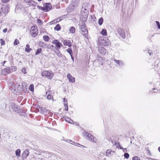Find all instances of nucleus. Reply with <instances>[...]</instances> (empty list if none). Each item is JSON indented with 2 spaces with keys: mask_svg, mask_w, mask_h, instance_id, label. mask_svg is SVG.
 <instances>
[{
  "mask_svg": "<svg viewBox=\"0 0 160 160\" xmlns=\"http://www.w3.org/2000/svg\"><path fill=\"white\" fill-rule=\"evenodd\" d=\"M42 75L48 79H51L52 78L53 76V73L51 71H45L42 73Z\"/></svg>",
  "mask_w": 160,
  "mask_h": 160,
  "instance_id": "nucleus-1",
  "label": "nucleus"
},
{
  "mask_svg": "<svg viewBox=\"0 0 160 160\" xmlns=\"http://www.w3.org/2000/svg\"><path fill=\"white\" fill-rule=\"evenodd\" d=\"M80 29L81 31V33L83 36H86L88 34V31L87 29L85 27V24L82 22L81 24V25L80 27Z\"/></svg>",
  "mask_w": 160,
  "mask_h": 160,
  "instance_id": "nucleus-2",
  "label": "nucleus"
},
{
  "mask_svg": "<svg viewBox=\"0 0 160 160\" xmlns=\"http://www.w3.org/2000/svg\"><path fill=\"white\" fill-rule=\"evenodd\" d=\"M54 92L52 91L48 90L46 92V95H47V98L48 100H50L53 99V94Z\"/></svg>",
  "mask_w": 160,
  "mask_h": 160,
  "instance_id": "nucleus-3",
  "label": "nucleus"
},
{
  "mask_svg": "<svg viewBox=\"0 0 160 160\" xmlns=\"http://www.w3.org/2000/svg\"><path fill=\"white\" fill-rule=\"evenodd\" d=\"M44 11H48L51 10L52 6L50 3H46L43 5Z\"/></svg>",
  "mask_w": 160,
  "mask_h": 160,
  "instance_id": "nucleus-4",
  "label": "nucleus"
},
{
  "mask_svg": "<svg viewBox=\"0 0 160 160\" xmlns=\"http://www.w3.org/2000/svg\"><path fill=\"white\" fill-rule=\"evenodd\" d=\"M102 43L105 46H109L111 45V43L107 38H105L103 40Z\"/></svg>",
  "mask_w": 160,
  "mask_h": 160,
  "instance_id": "nucleus-5",
  "label": "nucleus"
},
{
  "mask_svg": "<svg viewBox=\"0 0 160 160\" xmlns=\"http://www.w3.org/2000/svg\"><path fill=\"white\" fill-rule=\"evenodd\" d=\"M52 43L55 44L56 47L59 49L62 46V43L57 40H53L52 42Z\"/></svg>",
  "mask_w": 160,
  "mask_h": 160,
  "instance_id": "nucleus-6",
  "label": "nucleus"
},
{
  "mask_svg": "<svg viewBox=\"0 0 160 160\" xmlns=\"http://www.w3.org/2000/svg\"><path fill=\"white\" fill-rule=\"evenodd\" d=\"M81 11L82 13V14L83 13H84L83 15L85 17H87L88 14V10L87 8H84L83 6L82 8Z\"/></svg>",
  "mask_w": 160,
  "mask_h": 160,
  "instance_id": "nucleus-7",
  "label": "nucleus"
},
{
  "mask_svg": "<svg viewBox=\"0 0 160 160\" xmlns=\"http://www.w3.org/2000/svg\"><path fill=\"white\" fill-rule=\"evenodd\" d=\"M67 77L69 81L72 83H73L75 82V78L72 76L70 74H68L67 75Z\"/></svg>",
  "mask_w": 160,
  "mask_h": 160,
  "instance_id": "nucleus-8",
  "label": "nucleus"
},
{
  "mask_svg": "<svg viewBox=\"0 0 160 160\" xmlns=\"http://www.w3.org/2000/svg\"><path fill=\"white\" fill-rule=\"evenodd\" d=\"M37 4L38 3L35 2L34 1L30 0L28 4L29 5V6H31L33 7H35L37 6Z\"/></svg>",
  "mask_w": 160,
  "mask_h": 160,
  "instance_id": "nucleus-9",
  "label": "nucleus"
},
{
  "mask_svg": "<svg viewBox=\"0 0 160 160\" xmlns=\"http://www.w3.org/2000/svg\"><path fill=\"white\" fill-rule=\"evenodd\" d=\"M10 68H7L2 71V73L3 74L6 75L7 73H10Z\"/></svg>",
  "mask_w": 160,
  "mask_h": 160,
  "instance_id": "nucleus-10",
  "label": "nucleus"
},
{
  "mask_svg": "<svg viewBox=\"0 0 160 160\" xmlns=\"http://www.w3.org/2000/svg\"><path fill=\"white\" fill-rule=\"evenodd\" d=\"M63 44L64 46H68L69 47H70L72 46V43L69 40H65L63 41Z\"/></svg>",
  "mask_w": 160,
  "mask_h": 160,
  "instance_id": "nucleus-11",
  "label": "nucleus"
},
{
  "mask_svg": "<svg viewBox=\"0 0 160 160\" xmlns=\"http://www.w3.org/2000/svg\"><path fill=\"white\" fill-rule=\"evenodd\" d=\"M29 152L28 150L26 149L23 152V153L22 154V156L23 158H26L27 156L29 155Z\"/></svg>",
  "mask_w": 160,
  "mask_h": 160,
  "instance_id": "nucleus-12",
  "label": "nucleus"
},
{
  "mask_svg": "<svg viewBox=\"0 0 160 160\" xmlns=\"http://www.w3.org/2000/svg\"><path fill=\"white\" fill-rule=\"evenodd\" d=\"M79 2L80 0H73L72 2V5L74 7H76L77 5L79 4Z\"/></svg>",
  "mask_w": 160,
  "mask_h": 160,
  "instance_id": "nucleus-13",
  "label": "nucleus"
},
{
  "mask_svg": "<svg viewBox=\"0 0 160 160\" xmlns=\"http://www.w3.org/2000/svg\"><path fill=\"white\" fill-rule=\"evenodd\" d=\"M88 138V139H89L90 141H91L92 142H96L97 141L96 139H95V138L94 137L91 135H90Z\"/></svg>",
  "mask_w": 160,
  "mask_h": 160,
  "instance_id": "nucleus-14",
  "label": "nucleus"
},
{
  "mask_svg": "<svg viewBox=\"0 0 160 160\" xmlns=\"http://www.w3.org/2000/svg\"><path fill=\"white\" fill-rule=\"evenodd\" d=\"M54 52L59 57H62V54L60 53L59 49L55 48V50H54Z\"/></svg>",
  "mask_w": 160,
  "mask_h": 160,
  "instance_id": "nucleus-15",
  "label": "nucleus"
},
{
  "mask_svg": "<svg viewBox=\"0 0 160 160\" xmlns=\"http://www.w3.org/2000/svg\"><path fill=\"white\" fill-rule=\"evenodd\" d=\"M118 33L123 38H125V34L123 31L122 30L120 31H118Z\"/></svg>",
  "mask_w": 160,
  "mask_h": 160,
  "instance_id": "nucleus-16",
  "label": "nucleus"
},
{
  "mask_svg": "<svg viewBox=\"0 0 160 160\" xmlns=\"http://www.w3.org/2000/svg\"><path fill=\"white\" fill-rule=\"evenodd\" d=\"M99 52L102 54H104L106 52V50L104 47H102L99 49Z\"/></svg>",
  "mask_w": 160,
  "mask_h": 160,
  "instance_id": "nucleus-17",
  "label": "nucleus"
},
{
  "mask_svg": "<svg viewBox=\"0 0 160 160\" xmlns=\"http://www.w3.org/2000/svg\"><path fill=\"white\" fill-rule=\"evenodd\" d=\"M114 61L115 62L117 63V64H118L119 66H121V65H124L123 62L122 61H121L120 60H116V59H114Z\"/></svg>",
  "mask_w": 160,
  "mask_h": 160,
  "instance_id": "nucleus-18",
  "label": "nucleus"
},
{
  "mask_svg": "<svg viewBox=\"0 0 160 160\" xmlns=\"http://www.w3.org/2000/svg\"><path fill=\"white\" fill-rule=\"evenodd\" d=\"M29 47V45L28 44H27L25 48V51L26 52H29L32 50V49L30 48Z\"/></svg>",
  "mask_w": 160,
  "mask_h": 160,
  "instance_id": "nucleus-19",
  "label": "nucleus"
},
{
  "mask_svg": "<svg viewBox=\"0 0 160 160\" xmlns=\"http://www.w3.org/2000/svg\"><path fill=\"white\" fill-rule=\"evenodd\" d=\"M21 151L20 149H17L15 152V154L16 156L19 157L20 155Z\"/></svg>",
  "mask_w": 160,
  "mask_h": 160,
  "instance_id": "nucleus-20",
  "label": "nucleus"
},
{
  "mask_svg": "<svg viewBox=\"0 0 160 160\" xmlns=\"http://www.w3.org/2000/svg\"><path fill=\"white\" fill-rule=\"evenodd\" d=\"M43 39L46 42H48L50 39L49 37L48 36L45 35L43 36Z\"/></svg>",
  "mask_w": 160,
  "mask_h": 160,
  "instance_id": "nucleus-21",
  "label": "nucleus"
},
{
  "mask_svg": "<svg viewBox=\"0 0 160 160\" xmlns=\"http://www.w3.org/2000/svg\"><path fill=\"white\" fill-rule=\"evenodd\" d=\"M0 8V16L2 14V12L4 13V14H6L8 13L7 11H6V10L4 11L3 10V8Z\"/></svg>",
  "mask_w": 160,
  "mask_h": 160,
  "instance_id": "nucleus-22",
  "label": "nucleus"
},
{
  "mask_svg": "<svg viewBox=\"0 0 160 160\" xmlns=\"http://www.w3.org/2000/svg\"><path fill=\"white\" fill-rule=\"evenodd\" d=\"M37 31H34V32L31 31V33L32 36L33 37H35L37 36L38 35L37 33L36 32Z\"/></svg>",
  "mask_w": 160,
  "mask_h": 160,
  "instance_id": "nucleus-23",
  "label": "nucleus"
},
{
  "mask_svg": "<svg viewBox=\"0 0 160 160\" xmlns=\"http://www.w3.org/2000/svg\"><path fill=\"white\" fill-rule=\"evenodd\" d=\"M61 28V27L59 24H57L54 28V29L57 31L60 30Z\"/></svg>",
  "mask_w": 160,
  "mask_h": 160,
  "instance_id": "nucleus-24",
  "label": "nucleus"
},
{
  "mask_svg": "<svg viewBox=\"0 0 160 160\" xmlns=\"http://www.w3.org/2000/svg\"><path fill=\"white\" fill-rule=\"evenodd\" d=\"M101 34L103 35L106 36L107 35V32L106 30L104 29H102L101 32Z\"/></svg>",
  "mask_w": 160,
  "mask_h": 160,
  "instance_id": "nucleus-25",
  "label": "nucleus"
},
{
  "mask_svg": "<svg viewBox=\"0 0 160 160\" xmlns=\"http://www.w3.org/2000/svg\"><path fill=\"white\" fill-rule=\"evenodd\" d=\"M103 21V19L102 18H100L98 20V24L99 25H101L102 24Z\"/></svg>",
  "mask_w": 160,
  "mask_h": 160,
  "instance_id": "nucleus-26",
  "label": "nucleus"
},
{
  "mask_svg": "<svg viewBox=\"0 0 160 160\" xmlns=\"http://www.w3.org/2000/svg\"><path fill=\"white\" fill-rule=\"evenodd\" d=\"M75 31V28L73 27H71L69 29V31L71 33H74Z\"/></svg>",
  "mask_w": 160,
  "mask_h": 160,
  "instance_id": "nucleus-27",
  "label": "nucleus"
},
{
  "mask_svg": "<svg viewBox=\"0 0 160 160\" xmlns=\"http://www.w3.org/2000/svg\"><path fill=\"white\" fill-rule=\"evenodd\" d=\"M42 50V49L41 48H38L35 52V55H37L39 53H40L41 52Z\"/></svg>",
  "mask_w": 160,
  "mask_h": 160,
  "instance_id": "nucleus-28",
  "label": "nucleus"
},
{
  "mask_svg": "<svg viewBox=\"0 0 160 160\" xmlns=\"http://www.w3.org/2000/svg\"><path fill=\"white\" fill-rule=\"evenodd\" d=\"M29 89L32 92H33L34 91V85L33 84H31L29 86Z\"/></svg>",
  "mask_w": 160,
  "mask_h": 160,
  "instance_id": "nucleus-29",
  "label": "nucleus"
},
{
  "mask_svg": "<svg viewBox=\"0 0 160 160\" xmlns=\"http://www.w3.org/2000/svg\"><path fill=\"white\" fill-rule=\"evenodd\" d=\"M67 52L70 54V55L72 54V52L71 48H68L67 50Z\"/></svg>",
  "mask_w": 160,
  "mask_h": 160,
  "instance_id": "nucleus-30",
  "label": "nucleus"
},
{
  "mask_svg": "<svg viewBox=\"0 0 160 160\" xmlns=\"http://www.w3.org/2000/svg\"><path fill=\"white\" fill-rule=\"evenodd\" d=\"M112 152V151H111V150L108 149L106 151V155L107 156H108V154H111Z\"/></svg>",
  "mask_w": 160,
  "mask_h": 160,
  "instance_id": "nucleus-31",
  "label": "nucleus"
},
{
  "mask_svg": "<svg viewBox=\"0 0 160 160\" xmlns=\"http://www.w3.org/2000/svg\"><path fill=\"white\" fill-rule=\"evenodd\" d=\"M0 43L1 46H3L5 45V42L2 39H0Z\"/></svg>",
  "mask_w": 160,
  "mask_h": 160,
  "instance_id": "nucleus-32",
  "label": "nucleus"
},
{
  "mask_svg": "<svg viewBox=\"0 0 160 160\" xmlns=\"http://www.w3.org/2000/svg\"><path fill=\"white\" fill-rule=\"evenodd\" d=\"M124 156L125 158L128 159L129 156V155L128 153H125L124 154Z\"/></svg>",
  "mask_w": 160,
  "mask_h": 160,
  "instance_id": "nucleus-33",
  "label": "nucleus"
},
{
  "mask_svg": "<svg viewBox=\"0 0 160 160\" xmlns=\"http://www.w3.org/2000/svg\"><path fill=\"white\" fill-rule=\"evenodd\" d=\"M19 42L18 40L17 39H16L14 42V45H16L18 44Z\"/></svg>",
  "mask_w": 160,
  "mask_h": 160,
  "instance_id": "nucleus-34",
  "label": "nucleus"
},
{
  "mask_svg": "<svg viewBox=\"0 0 160 160\" xmlns=\"http://www.w3.org/2000/svg\"><path fill=\"white\" fill-rule=\"evenodd\" d=\"M38 8V9H41L42 10V11H44V7H42L39 5H38L37 6Z\"/></svg>",
  "mask_w": 160,
  "mask_h": 160,
  "instance_id": "nucleus-35",
  "label": "nucleus"
},
{
  "mask_svg": "<svg viewBox=\"0 0 160 160\" xmlns=\"http://www.w3.org/2000/svg\"><path fill=\"white\" fill-rule=\"evenodd\" d=\"M132 160H140V159L138 156H135L132 158Z\"/></svg>",
  "mask_w": 160,
  "mask_h": 160,
  "instance_id": "nucleus-36",
  "label": "nucleus"
},
{
  "mask_svg": "<svg viewBox=\"0 0 160 160\" xmlns=\"http://www.w3.org/2000/svg\"><path fill=\"white\" fill-rule=\"evenodd\" d=\"M156 23L158 26V28L159 29H160V24L158 21H156Z\"/></svg>",
  "mask_w": 160,
  "mask_h": 160,
  "instance_id": "nucleus-37",
  "label": "nucleus"
},
{
  "mask_svg": "<svg viewBox=\"0 0 160 160\" xmlns=\"http://www.w3.org/2000/svg\"><path fill=\"white\" fill-rule=\"evenodd\" d=\"M64 119L65 121L68 122H69V120H70V118L67 117H65V118H64Z\"/></svg>",
  "mask_w": 160,
  "mask_h": 160,
  "instance_id": "nucleus-38",
  "label": "nucleus"
},
{
  "mask_svg": "<svg viewBox=\"0 0 160 160\" xmlns=\"http://www.w3.org/2000/svg\"><path fill=\"white\" fill-rule=\"evenodd\" d=\"M65 109L68 111V104H64Z\"/></svg>",
  "mask_w": 160,
  "mask_h": 160,
  "instance_id": "nucleus-39",
  "label": "nucleus"
},
{
  "mask_svg": "<svg viewBox=\"0 0 160 160\" xmlns=\"http://www.w3.org/2000/svg\"><path fill=\"white\" fill-rule=\"evenodd\" d=\"M64 104H68L67 100L65 98H63Z\"/></svg>",
  "mask_w": 160,
  "mask_h": 160,
  "instance_id": "nucleus-40",
  "label": "nucleus"
},
{
  "mask_svg": "<svg viewBox=\"0 0 160 160\" xmlns=\"http://www.w3.org/2000/svg\"><path fill=\"white\" fill-rule=\"evenodd\" d=\"M85 136H86L87 138L90 135V134L87 132H85L84 134Z\"/></svg>",
  "mask_w": 160,
  "mask_h": 160,
  "instance_id": "nucleus-41",
  "label": "nucleus"
},
{
  "mask_svg": "<svg viewBox=\"0 0 160 160\" xmlns=\"http://www.w3.org/2000/svg\"><path fill=\"white\" fill-rule=\"evenodd\" d=\"M22 71L24 73H25L26 72L25 68H23L22 69Z\"/></svg>",
  "mask_w": 160,
  "mask_h": 160,
  "instance_id": "nucleus-42",
  "label": "nucleus"
},
{
  "mask_svg": "<svg viewBox=\"0 0 160 160\" xmlns=\"http://www.w3.org/2000/svg\"><path fill=\"white\" fill-rule=\"evenodd\" d=\"M3 3H6L10 1V0H1Z\"/></svg>",
  "mask_w": 160,
  "mask_h": 160,
  "instance_id": "nucleus-43",
  "label": "nucleus"
},
{
  "mask_svg": "<svg viewBox=\"0 0 160 160\" xmlns=\"http://www.w3.org/2000/svg\"><path fill=\"white\" fill-rule=\"evenodd\" d=\"M69 141H70V142H72V143H71L72 144H74L75 143V145H77L76 144H77L78 145L79 144H78V143H75L74 142H73V141H72L71 140H69Z\"/></svg>",
  "mask_w": 160,
  "mask_h": 160,
  "instance_id": "nucleus-44",
  "label": "nucleus"
},
{
  "mask_svg": "<svg viewBox=\"0 0 160 160\" xmlns=\"http://www.w3.org/2000/svg\"><path fill=\"white\" fill-rule=\"evenodd\" d=\"M69 123H71V124H74V121L72 120H71V119H70V120H69Z\"/></svg>",
  "mask_w": 160,
  "mask_h": 160,
  "instance_id": "nucleus-45",
  "label": "nucleus"
},
{
  "mask_svg": "<svg viewBox=\"0 0 160 160\" xmlns=\"http://www.w3.org/2000/svg\"><path fill=\"white\" fill-rule=\"evenodd\" d=\"M34 28H35V27H31V30H32V31H33V32H34V31H37V30H35L34 29Z\"/></svg>",
  "mask_w": 160,
  "mask_h": 160,
  "instance_id": "nucleus-46",
  "label": "nucleus"
},
{
  "mask_svg": "<svg viewBox=\"0 0 160 160\" xmlns=\"http://www.w3.org/2000/svg\"><path fill=\"white\" fill-rule=\"evenodd\" d=\"M37 22L39 23H42V21L39 19H37Z\"/></svg>",
  "mask_w": 160,
  "mask_h": 160,
  "instance_id": "nucleus-47",
  "label": "nucleus"
},
{
  "mask_svg": "<svg viewBox=\"0 0 160 160\" xmlns=\"http://www.w3.org/2000/svg\"><path fill=\"white\" fill-rule=\"evenodd\" d=\"M7 31V28H4L3 30V32L4 33L6 32Z\"/></svg>",
  "mask_w": 160,
  "mask_h": 160,
  "instance_id": "nucleus-48",
  "label": "nucleus"
},
{
  "mask_svg": "<svg viewBox=\"0 0 160 160\" xmlns=\"http://www.w3.org/2000/svg\"><path fill=\"white\" fill-rule=\"evenodd\" d=\"M29 1H30V0H24V1L27 4L29 3Z\"/></svg>",
  "mask_w": 160,
  "mask_h": 160,
  "instance_id": "nucleus-49",
  "label": "nucleus"
},
{
  "mask_svg": "<svg viewBox=\"0 0 160 160\" xmlns=\"http://www.w3.org/2000/svg\"><path fill=\"white\" fill-rule=\"evenodd\" d=\"M70 56H71V59H72V60L73 62H74V57H72V54L71 55H70Z\"/></svg>",
  "mask_w": 160,
  "mask_h": 160,
  "instance_id": "nucleus-50",
  "label": "nucleus"
},
{
  "mask_svg": "<svg viewBox=\"0 0 160 160\" xmlns=\"http://www.w3.org/2000/svg\"><path fill=\"white\" fill-rule=\"evenodd\" d=\"M118 148H119L121 149H122L123 148L120 145H119V147H118Z\"/></svg>",
  "mask_w": 160,
  "mask_h": 160,
  "instance_id": "nucleus-51",
  "label": "nucleus"
},
{
  "mask_svg": "<svg viewBox=\"0 0 160 160\" xmlns=\"http://www.w3.org/2000/svg\"><path fill=\"white\" fill-rule=\"evenodd\" d=\"M123 150V152H126L127 151V149H126V148H123L122 149Z\"/></svg>",
  "mask_w": 160,
  "mask_h": 160,
  "instance_id": "nucleus-52",
  "label": "nucleus"
},
{
  "mask_svg": "<svg viewBox=\"0 0 160 160\" xmlns=\"http://www.w3.org/2000/svg\"><path fill=\"white\" fill-rule=\"evenodd\" d=\"M54 46L53 45H52L50 47V48H51V49H52L54 48Z\"/></svg>",
  "mask_w": 160,
  "mask_h": 160,
  "instance_id": "nucleus-53",
  "label": "nucleus"
},
{
  "mask_svg": "<svg viewBox=\"0 0 160 160\" xmlns=\"http://www.w3.org/2000/svg\"><path fill=\"white\" fill-rule=\"evenodd\" d=\"M111 142H112V144H114L115 145H116V141H115L114 142V143H113V141H112Z\"/></svg>",
  "mask_w": 160,
  "mask_h": 160,
  "instance_id": "nucleus-54",
  "label": "nucleus"
},
{
  "mask_svg": "<svg viewBox=\"0 0 160 160\" xmlns=\"http://www.w3.org/2000/svg\"><path fill=\"white\" fill-rule=\"evenodd\" d=\"M149 51H150L149 50H148V53L150 54V55H151V54H152V52H149Z\"/></svg>",
  "mask_w": 160,
  "mask_h": 160,
  "instance_id": "nucleus-55",
  "label": "nucleus"
},
{
  "mask_svg": "<svg viewBox=\"0 0 160 160\" xmlns=\"http://www.w3.org/2000/svg\"><path fill=\"white\" fill-rule=\"evenodd\" d=\"M6 62V61H4L3 62H2V63H3V66L4 64Z\"/></svg>",
  "mask_w": 160,
  "mask_h": 160,
  "instance_id": "nucleus-56",
  "label": "nucleus"
},
{
  "mask_svg": "<svg viewBox=\"0 0 160 160\" xmlns=\"http://www.w3.org/2000/svg\"><path fill=\"white\" fill-rule=\"evenodd\" d=\"M155 90V88H154V89H152V92H156V91H154V92L153 91V90Z\"/></svg>",
  "mask_w": 160,
  "mask_h": 160,
  "instance_id": "nucleus-57",
  "label": "nucleus"
},
{
  "mask_svg": "<svg viewBox=\"0 0 160 160\" xmlns=\"http://www.w3.org/2000/svg\"><path fill=\"white\" fill-rule=\"evenodd\" d=\"M58 18V19H57V20H59V21H61V19H59V18Z\"/></svg>",
  "mask_w": 160,
  "mask_h": 160,
  "instance_id": "nucleus-58",
  "label": "nucleus"
},
{
  "mask_svg": "<svg viewBox=\"0 0 160 160\" xmlns=\"http://www.w3.org/2000/svg\"><path fill=\"white\" fill-rule=\"evenodd\" d=\"M158 150L160 152V147H159L158 148Z\"/></svg>",
  "mask_w": 160,
  "mask_h": 160,
  "instance_id": "nucleus-59",
  "label": "nucleus"
},
{
  "mask_svg": "<svg viewBox=\"0 0 160 160\" xmlns=\"http://www.w3.org/2000/svg\"><path fill=\"white\" fill-rule=\"evenodd\" d=\"M11 68H14V69L15 68V67H11Z\"/></svg>",
  "mask_w": 160,
  "mask_h": 160,
  "instance_id": "nucleus-60",
  "label": "nucleus"
},
{
  "mask_svg": "<svg viewBox=\"0 0 160 160\" xmlns=\"http://www.w3.org/2000/svg\"><path fill=\"white\" fill-rule=\"evenodd\" d=\"M130 143H132V141H131Z\"/></svg>",
  "mask_w": 160,
  "mask_h": 160,
  "instance_id": "nucleus-61",
  "label": "nucleus"
},
{
  "mask_svg": "<svg viewBox=\"0 0 160 160\" xmlns=\"http://www.w3.org/2000/svg\"><path fill=\"white\" fill-rule=\"evenodd\" d=\"M3 8H4V7ZM3 9H5V8H3Z\"/></svg>",
  "mask_w": 160,
  "mask_h": 160,
  "instance_id": "nucleus-62",
  "label": "nucleus"
}]
</instances>
